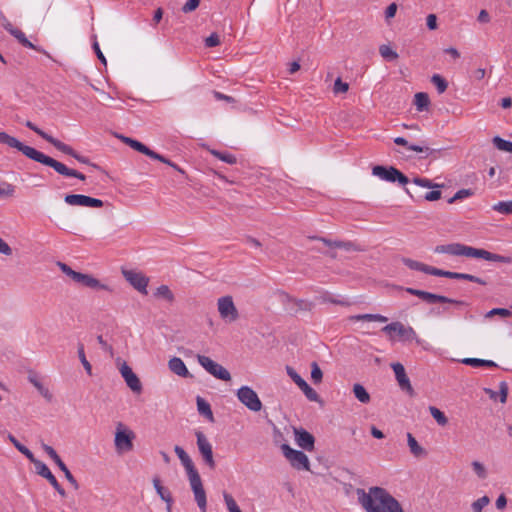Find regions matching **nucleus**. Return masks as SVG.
Segmentation results:
<instances>
[{"mask_svg": "<svg viewBox=\"0 0 512 512\" xmlns=\"http://www.w3.org/2000/svg\"><path fill=\"white\" fill-rule=\"evenodd\" d=\"M310 240H318L324 243L328 247L332 248H340L344 249L346 251H364V248L361 247L359 244L353 242V241H340V240H330L325 237H318V236H309Z\"/></svg>", "mask_w": 512, "mask_h": 512, "instance_id": "16", "label": "nucleus"}, {"mask_svg": "<svg viewBox=\"0 0 512 512\" xmlns=\"http://www.w3.org/2000/svg\"><path fill=\"white\" fill-rule=\"evenodd\" d=\"M490 503L488 496H482L474 501L471 505L473 512H482V509Z\"/></svg>", "mask_w": 512, "mask_h": 512, "instance_id": "50", "label": "nucleus"}, {"mask_svg": "<svg viewBox=\"0 0 512 512\" xmlns=\"http://www.w3.org/2000/svg\"><path fill=\"white\" fill-rule=\"evenodd\" d=\"M0 143L7 145L10 148L17 149L23 155L26 154L27 149L29 148L28 145L23 144L17 138L10 136L9 134L3 131H0Z\"/></svg>", "mask_w": 512, "mask_h": 512, "instance_id": "27", "label": "nucleus"}, {"mask_svg": "<svg viewBox=\"0 0 512 512\" xmlns=\"http://www.w3.org/2000/svg\"><path fill=\"white\" fill-rule=\"evenodd\" d=\"M135 434L122 422L117 423L115 432V449L118 454L129 452L133 449Z\"/></svg>", "mask_w": 512, "mask_h": 512, "instance_id": "4", "label": "nucleus"}, {"mask_svg": "<svg viewBox=\"0 0 512 512\" xmlns=\"http://www.w3.org/2000/svg\"><path fill=\"white\" fill-rule=\"evenodd\" d=\"M25 156L33 161L53 168L60 175L66 177H74L82 181L86 179V176L83 173L75 169L68 168L65 164L45 155L44 153L36 150L33 147L29 146Z\"/></svg>", "mask_w": 512, "mask_h": 512, "instance_id": "3", "label": "nucleus"}, {"mask_svg": "<svg viewBox=\"0 0 512 512\" xmlns=\"http://www.w3.org/2000/svg\"><path fill=\"white\" fill-rule=\"evenodd\" d=\"M357 494L359 503L367 512H403L398 500L384 488L371 487L368 493L358 489Z\"/></svg>", "mask_w": 512, "mask_h": 512, "instance_id": "1", "label": "nucleus"}, {"mask_svg": "<svg viewBox=\"0 0 512 512\" xmlns=\"http://www.w3.org/2000/svg\"><path fill=\"white\" fill-rule=\"evenodd\" d=\"M238 400L249 410L258 412L262 408V403L257 393L249 386H242L237 391Z\"/></svg>", "mask_w": 512, "mask_h": 512, "instance_id": "9", "label": "nucleus"}, {"mask_svg": "<svg viewBox=\"0 0 512 512\" xmlns=\"http://www.w3.org/2000/svg\"><path fill=\"white\" fill-rule=\"evenodd\" d=\"M217 306L222 319L230 322L238 319L239 313L231 296H223L219 298Z\"/></svg>", "mask_w": 512, "mask_h": 512, "instance_id": "11", "label": "nucleus"}, {"mask_svg": "<svg viewBox=\"0 0 512 512\" xmlns=\"http://www.w3.org/2000/svg\"><path fill=\"white\" fill-rule=\"evenodd\" d=\"M493 210L505 215L512 214V200L498 202L493 206Z\"/></svg>", "mask_w": 512, "mask_h": 512, "instance_id": "47", "label": "nucleus"}, {"mask_svg": "<svg viewBox=\"0 0 512 512\" xmlns=\"http://www.w3.org/2000/svg\"><path fill=\"white\" fill-rule=\"evenodd\" d=\"M34 467H35L36 473L38 475L42 476L43 478H45L51 485L53 483H56V481H57L56 477L52 474V472L50 471V469L44 462H42V461L36 462V465Z\"/></svg>", "mask_w": 512, "mask_h": 512, "instance_id": "34", "label": "nucleus"}, {"mask_svg": "<svg viewBox=\"0 0 512 512\" xmlns=\"http://www.w3.org/2000/svg\"><path fill=\"white\" fill-rule=\"evenodd\" d=\"M429 411H430L431 416L436 420V422L439 425L445 426L448 423V418L438 408H436L434 406H430Z\"/></svg>", "mask_w": 512, "mask_h": 512, "instance_id": "45", "label": "nucleus"}, {"mask_svg": "<svg viewBox=\"0 0 512 512\" xmlns=\"http://www.w3.org/2000/svg\"><path fill=\"white\" fill-rule=\"evenodd\" d=\"M120 373H121L122 377L124 378L127 386L134 393H141L142 385H141L140 379L126 363L122 364V366L120 368Z\"/></svg>", "mask_w": 512, "mask_h": 512, "instance_id": "19", "label": "nucleus"}, {"mask_svg": "<svg viewBox=\"0 0 512 512\" xmlns=\"http://www.w3.org/2000/svg\"><path fill=\"white\" fill-rule=\"evenodd\" d=\"M471 466H472V469L475 472V474L480 479H485L487 477V470H486L485 466L481 462L473 461L471 463Z\"/></svg>", "mask_w": 512, "mask_h": 512, "instance_id": "53", "label": "nucleus"}, {"mask_svg": "<svg viewBox=\"0 0 512 512\" xmlns=\"http://www.w3.org/2000/svg\"><path fill=\"white\" fill-rule=\"evenodd\" d=\"M174 452L176 453V455L180 459L182 465L184 466L187 476H188V479L190 477L199 475L197 469L194 466L192 459L190 458V456L185 452V450L182 447L176 445L174 447Z\"/></svg>", "mask_w": 512, "mask_h": 512, "instance_id": "22", "label": "nucleus"}, {"mask_svg": "<svg viewBox=\"0 0 512 512\" xmlns=\"http://www.w3.org/2000/svg\"><path fill=\"white\" fill-rule=\"evenodd\" d=\"M501 316L503 318H508L512 315V312L506 308H493L488 311L485 315L486 318H491L493 316Z\"/></svg>", "mask_w": 512, "mask_h": 512, "instance_id": "49", "label": "nucleus"}, {"mask_svg": "<svg viewBox=\"0 0 512 512\" xmlns=\"http://www.w3.org/2000/svg\"><path fill=\"white\" fill-rule=\"evenodd\" d=\"M12 36H14L18 41L19 43H21L24 47L26 48H29V49H33V50H36L40 53H43L44 55H46L48 58L52 59L51 55L46 51L44 50L43 48L39 47V46H36L34 45L32 42H30L27 37L25 36V34L20 30V29H15L12 33H11Z\"/></svg>", "mask_w": 512, "mask_h": 512, "instance_id": "30", "label": "nucleus"}, {"mask_svg": "<svg viewBox=\"0 0 512 512\" xmlns=\"http://www.w3.org/2000/svg\"><path fill=\"white\" fill-rule=\"evenodd\" d=\"M402 262L404 263L405 266H407L408 268H410L412 270L421 271V272H424L426 274L433 275V276H437V274H438L439 268L429 266L422 262H419V261H416V260H413L410 258H403Z\"/></svg>", "mask_w": 512, "mask_h": 512, "instance_id": "26", "label": "nucleus"}, {"mask_svg": "<svg viewBox=\"0 0 512 512\" xmlns=\"http://www.w3.org/2000/svg\"><path fill=\"white\" fill-rule=\"evenodd\" d=\"M58 266L64 274H66L75 282L79 272L74 271L70 266L62 262H58Z\"/></svg>", "mask_w": 512, "mask_h": 512, "instance_id": "59", "label": "nucleus"}, {"mask_svg": "<svg viewBox=\"0 0 512 512\" xmlns=\"http://www.w3.org/2000/svg\"><path fill=\"white\" fill-rule=\"evenodd\" d=\"M153 486L161 500H163L166 503L167 512H171L173 497L169 489L162 486L160 479L157 477L153 479Z\"/></svg>", "mask_w": 512, "mask_h": 512, "instance_id": "25", "label": "nucleus"}, {"mask_svg": "<svg viewBox=\"0 0 512 512\" xmlns=\"http://www.w3.org/2000/svg\"><path fill=\"white\" fill-rule=\"evenodd\" d=\"M372 174L387 182H398L400 185L409 183L408 177L393 166L376 165L372 168Z\"/></svg>", "mask_w": 512, "mask_h": 512, "instance_id": "5", "label": "nucleus"}, {"mask_svg": "<svg viewBox=\"0 0 512 512\" xmlns=\"http://www.w3.org/2000/svg\"><path fill=\"white\" fill-rule=\"evenodd\" d=\"M431 82L436 86V89L439 94L444 93L448 88L447 80L439 74H434L431 77Z\"/></svg>", "mask_w": 512, "mask_h": 512, "instance_id": "43", "label": "nucleus"}, {"mask_svg": "<svg viewBox=\"0 0 512 512\" xmlns=\"http://www.w3.org/2000/svg\"><path fill=\"white\" fill-rule=\"evenodd\" d=\"M54 147L61 151L62 153L66 154V155H69L71 157H73L74 159H76L77 161H79L80 163H83V164H88V165H91L92 167L94 168H97L99 169V166L97 164H92L90 163V160L89 158L85 157V156H82L80 155L78 152H76L71 146L61 142L60 140H58L56 143H54Z\"/></svg>", "mask_w": 512, "mask_h": 512, "instance_id": "23", "label": "nucleus"}, {"mask_svg": "<svg viewBox=\"0 0 512 512\" xmlns=\"http://www.w3.org/2000/svg\"><path fill=\"white\" fill-rule=\"evenodd\" d=\"M353 393L355 397L360 401L361 403H369L370 402V395L365 389V387L361 384H354L353 386Z\"/></svg>", "mask_w": 512, "mask_h": 512, "instance_id": "40", "label": "nucleus"}, {"mask_svg": "<svg viewBox=\"0 0 512 512\" xmlns=\"http://www.w3.org/2000/svg\"><path fill=\"white\" fill-rule=\"evenodd\" d=\"M29 380L37 388V390L40 392V394L43 397H45L49 401L52 399V395L49 392V390L47 388H45L38 380H36L32 377H30Z\"/></svg>", "mask_w": 512, "mask_h": 512, "instance_id": "54", "label": "nucleus"}, {"mask_svg": "<svg viewBox=\"0 0 512 512\" xmlns=\"http://www.w3.org/2000/svg\"><path fill=\"white\" fill-rule=\"evenodd\" d=\"M492 143L498 150L512 153V142L507 141L500 136H495L492 139Z\"/></svg>", "mask_w": 512, "mask_h": 512, "instance_id": "41", "label": "nucleus"}, {"mask_svg": "<svg viewBox=\"0 0 512 512\" xmlns=\"http://www.w3.org/2000/svg\"><path fill=\"white\" fill-rule=\"evenodd\" d=\"M379 53L384 59L388 61H394L399 57L397 52L392 50L388 45H381L379 47Z\"/></svg>", "mask_w": 512, "mask_h": 512, "instance_id": "46", "label": "nucleus"}, {"mask_svg": "<svg viewBox=\"0 0 512 512\" xmlns=\"http://www.w3.org/2000/svg\"><path fill=\"white\" fill-rule=\"evenodd\" d=\"M408 150H411L414 152H419V153H424V155L421 156L420 159H425L428 157L436 158L437 154L441 151L440 149H434V148H430L428 146L416 145V144H410V146H408Z\"/></svg>", "mask_w": 512, "mask_h": 512, "instance_id": "33", "label": "nucleus"}, {"mask_svg": "<svg viewBox=\"0 0 512 512\" xmlns=\"http://www.w3.org/2000/svg\"><path fill=\"white\" fill-rule=\"evenodd\" d=\"M75 282L81 284L82 286L89 287L92 289L109 290L107 285L101 284L99 280H97L96 278L89 274L79 272Z\"/></svg>", "mask_w": 512, "mask_h": 512, "instance_id": "28", "label": "nucleus"}, {"mask_svg": "<svg viewBox=\"0 0 512 512\" xmlns=\"http://www.w3.org/2000/svg\"><path fill=\"white\" fill-rule=\"evenodd\" d=\"M201 0H188L182 7V12L184 13H190L195 11L200 4Z\"/></svg>", "mask_w": 512, "mask_h": 512, "instance_id": "60", "label": "nucleus"}, {"mask_svg": "<svg viewBox=\"0 0 512 512\" xmlns=\"http://www.w3.org/2000/svg\"><path fill=\"white\" fill-rule=\"evenodd\" d=\"M220 44V38L217 33H212L205 39V45L209 48L216 47Z\"/></svg>", "mask_w": 512, "mask_h": 512, "instance_id": "61", "label": "nucleus"}, {"mask_svg": "<svg viewBox=\"0 0 512 512\" xmlns=\"http://www.w3.org/2000/svg\"><path fill=\"white\" fill-rule=\"evenodd\" d=\"M132 149L150 157V158H159L158 157V153H156L155 151L151 150L149 147H147L146 145H144L143 143L137 141V140H134L133 142H131V146H130Z\"/></svg>", "mask_w": 512, "mask_h": 512, "instance_id": "39", "label": "nucleus"}, {"mask_svg": "<svg viewBox=\"0 0 512 512\" xmlns=\"http://www.w3.org/2000/svg\"><path fill=\"white\" fill-rule=\"evenodd\" d=\"M437 276L445 277V278H449V279L467 280V281L474 282V283H477L480 285H487V282L484 279L474 276V275H471V274H467V273L451 272V271L438 269Z\"/></svg>", "mask_w": 512, "mask_h": 512, "instance_id": "21", "label": "nucleus"}, {"mask_svg": "<svg viewBox=\"0 0 512 512\" xmlns=\"http://www.w3.org/2000/svg\"><path fill=\"white\" fill-rule=\"evenodd\" d=\"M169 369L176 375L181 377H192L189 373L185 363L179 357H173L168 362Z\"/></svg>", "mask_w": 512, "mask_h": 512, "instance_id": "29", "label": "nucleus"}, {"mask_svg": "<svg viewBox=\"0 0 512 512\" xmlns=\"http://www.w3.org/2000/svg\"><path fill=\"white\" fill-rule=\"evenodd\" d=\"M405 291L411 295L419 297L420 299H422L423 301H425L426 303H429V304L449 303V304H453L456 306L467 305V303L465 301L449 298V297H446L443 295L434 294V293L427 292V291L420 290V289L407 287V288H405Z\"/></svg>", "mask_w": 512, "mask_h": 512, "instance_id": "6", "label": "nucleus"}, {"mask_svg": "<svg viewBox=\"0 0 512 512\" xmlns=\"http://www.w3.org/2000/svg\"><path fill=\"white\" fill-rule=\"evenodd\" d=\"M64 201L66 204L71 206L101 208L104 205V202L101 199L93 198L83 194H67L64 197Z\"/></svg>", "mask_w": 512, "mask_h": 512, "instance_id": "12", "label": "nucleus"}, {"mask_svg": "<svg viewBox=\"0 0 512 512\" xmlns=\"http://www.w3.org/2000/svg\"><path fill=\"white\" fill-rule=\"evenodd\" d=\"M223 497H224V501H225V504H226L229 512H242L240 510V508L238 507L236 501L230 494L225 492L223 494Z\"/></svg>", "mask_w": 512, "mask_h": 512, "instance_id": "51", "label": "nucleus"}, {"mask_svg": "<svg viewBox=\"0 0 512 512\" xmlns=\"http://www.w3.org/2000/svg\"><path fill=\"white\" fill-rule=\"evenodd\" d=\"M286 372L294 383L303 391L308 400H319L318 393L307 384V382L294 370V368L286 366Z\"/></svg>", "mask_w": 512, "mask_h": 512, "instance_id": "14", "label": "nucleus"}, {"mask_svg": "<svg viewBox=\"0 0 512 512\" xmlns=\"http://www.w3.org/2000/svg\"><path fill=\"white\" fill-rule=\"evenodd\" d=\"M25 126L29 128L30 130L34 131L36 134H38L42 139L46 140L48 143L54 146V143L58 141V139L54 138L53 136L49 135L39 127H37L33 122L27 120L25 122Z\"/></svg>", "mask_w": 512, "mask_h": 512, "instance_id": "37", "label": "nucleus"}, {"mask_svg": "<svg viewBox=\"0 0 512 512\" xmlns=\"http://www.w3.org/2000/svg\"><path fill=\"white\" fill-rule=\"evenodd\" d=\"M154 295L156 297L164 298L168 302L172 303L174 301V294L170 290V288L167 285H161L159 286Z\"/></svg>", "mask_w": 512, "mask_h": 512, "instance_id": "42", "label": "nucleus"}, {"mask_svg": "<svg viewBox=\"0 0 512 512\" xmlns=\"http://www.w3.org/2000/svg\"><path fill=\"white\" fill-rule=\"evenodd\" d=\"M353 321H376V322H387L388 318L380 314H359L350 317Z\"/></svg>", "mask_w": 512, "mask_h": 512, "instance_id": "38", "label": "nucleus"}, {"mask_svg": "<svg viewBox=\"0 0 512 512\" xmlns=\"http://www.w3.org/2000/svg\"><path fill=\"white\" fill-rule=\"evenodd\" d=\"M436 253L449 254L453 256H465L471 258H480L486 261L499 262V263H509L510 259L508 257L491 253L485 249L475 248L472 246H467L461 243H451L445 245H438L435 248Z\"/></svg>", "mask_w": 512, "mask_h": 512, "instance_id": "2", "label": "nucleus"}, {"mask_svg": "<svg viewBox=\"0 0 512 512\" xmlns=\"http://www.w3.org/2000/svg\"><path fill=\"white\" fill-rule=\"evenodd\" d=\"M391 368L395 373L399 387L403 391L407 392L410 396H414L415 392L406 374L404 366L401 363L396 362L391 364Z\"/></svg>", "mask_w": 512, "mask_h": 512, "instance_id": "17", "label": "nucleus"}, {"mask_svg": "<svg viewBox=\"0 0 512 512\" xmlns=\"http://www.w3.org/2000/svg\"><path fill=\"white\" fill-rule=\"evenodd\" d=\"M195 435L197 438V446H198L199 452L202 455L205 464L210 469H215L216 463H215V460L213 457L212 445L210 444V442L208 441L206 436L203 434V432L196 431Z\"/></svg>", "mask_w": 512, "mask_h": 512, "instance_id": "10", "label": "nucleus"}, {"mask_svg": "<svg viewBox=\"0 0 512 512\" xmlns=\"http://www.w3.org/2000/svg\"><path fill=\"white\" fill-rule=\"evenodd\" d=\"M382 331L392 337V333H396L400 338L410 340L415 336L412 327H405L401 322H392L382 328Z\"/></svg>", "mask_w": 512, "mask_h": 512, "instance_id": "18", "label": "nucleus"}, {"mask_svg": "<svg viewBox=\"0 0 512 512\" xmlns=\"http://www.w3.org/2000/svg\"><path fill=\"white\" fill-rule=\"evenodd\" d=\"M15 192V187L10 183H3L0 185V197H12Z\"/></svg>", "mask_w": 512, "mask_h": 512, "instance_id": "57", "label": "nucleus"}, {"mask_svg": "<svg viewBox=\"0 0 512 512\" xmlns=\"http://www.w3.org/2000/svg\"><path fill=\"white\" fill-rule=\"evenodd\" d=\"M195 501L201 512H207V498L200 475L189 478Z\"/></svg>", "mask_w": 512, "mask_h": 512, "instance_id": "13", "label": "nucleus"}, {"mask_svg": "<svg viewBox=\"0 0 512 512\" xmlns=\"http://www.w3.org/2000/svg\"><path fill=\"white\" fill-rule=\"evenodd\" d=\"M282 296L284 302H287L292 305V307L289 308V310L293 314H297L299 311H310L313 307V304L307 300L295 299L284 292H282Z\"/></svg>", "mask_w": 512, "mask_h": 512, "instance_id": "24", "label": "nucleus"}, {"mask_svg": "<svg viewBox=\"0 0 512 512\" xmlns=\"http://www.w3.org/2000/svg\"><path fill=\"white\" fill-rule=\"evenodd\" d=\"M473 195V191L471 189H461L459 191H457L453 197H451L449 200H448V203L452 204L454 203L455 201L457 200H461V199H464V198H467V197H470Z\"/></svg>", "mask_w": 512, "mask_h": 512, "instance_id": "55", "label": "nucleus"}, {"mask_svg": "<svg viewBox=\"0 0 512 512\" xmlns=\"http://www.w3.org/2000/svg\"><path fill=\"white\" fill-rule=\"evenodd\" d=\"M281 450L284 456L289 460L293 468L297 470H310V462L307 455L300 451L291 448L288 444H283Z\"/></svg>", "mask_w": 512, "mask_h": 512, "instance_id": "7", "label": "nucleus"}, {"mask_svg": "<svg viewBox=\"0 0 512 512\" xmlns=\"http://www.w3.org/2000/svg\"><path fill=\"white\" fill-rule=\"evenodd\" d=\"M198 363L211 375H213L215 378L223 380V381H229L231 379V375L229 371L224 368L222 365L216 363L208 356L204 355H197Z\"/></svg>", "mask_w": 512, "mask_h": 512, "instance_id": "8", "label": "nucleus"}, {"mask_svg": "<svg viewBox=\"0 0 512 512\" xmlns=\"http://www.w3.org/2000/svg\"><path fill=\"white\" fill-rule=\"evenodd\" d=\"M0 254L5 256H11L13 254L12 248L2 238H0Z\"/></svg>", "mask_w": 512, "mask_h": 512, "instance_id": "63", "label": "nucleus"}, {"mask_svg": "<svg viewBox=\"0 0 512 512\" xmlns=\"http://www.w3.org/2000/svg\"><path fill=\"white\" fill-rule=\"evenodd\" d=\"M441 195H442L441 191L433 190V191L427 192L425 194L424 199L427 200V201H436V200H439L441 198Z\"/></svg>", "mask_w": 512, "mask_h": 512, "instance_id": "64", "label": "nucleus"}, {"mask_svg": "<svg viewBox=\"0 0 512 512\" xmlns=\"http://www.w3.org/2000/svg\"><path fill=\"white\" fill-rule=\"evenodd\" d=\"M210 153L215 156L216 158L220 159L223 162H226L228 164H235L237 162L236 157L228 152H221L218 150H211Z\"/></svg>", "mask_w": 512, "mask_h": 512, "instance_id": "44", "label": "nucleus"}, {"mask_svg": "<svg viewBox=\"0 0 512 512\" xmlns=\"http://www.w3.org/2000/svg\"><path fill=\"white\" fill-rule=\"evenodd\" d=\"M407 444L413 456L417 458L427 456V451L417 442L411 433H407Z\"/></svg>", "mask_w": 512, "mask_h": 512, "instance_id": "31", "label": "nucleus"}, {"mask_svg": "<svg viewBox=\"0 0 512 512\" xmlns=\"http://www.w3.org/2000/svg\"><path fill=\"white\" fill-rule=\"evenodd\" d=\"M122 274L126 281H128L136 290L146 295L149 278L140 272L133 270H123Z\"/></svg>", "mask_w": 512, "mask_h": 512, "instance_id": "15", "label": "nucleus"}, {"mask_svg": "<svg viewBox=\"0 0 512 512\" xmlns=\"http://www.w3.org/2000/svg\"><path fill=\"white\" fill-rule=\"evenodd\" d=\"M78 357L86 370V372L91 375L92 374V366L89 363V361L86 358L85 352H84V345L82 343L78 344Z\"/></svg>", "mask_w": 512, "mask_h": 512, "instance_id": "48", "label": "nucleus"}, {"mask_svg": "<svg viewBox=\"0 0 512 512\" xmlns=\"http://www.w3.org/2000/svg\"><path fill=\"white\" fill-rule=\"evenodd\" d=\"M413 183L424 188H438L439 184L433 183L431 180L427 178L415 177L413 178Z\"/></svg>", "mask_w": 512, "mask_h": 512, "instance_id": "56", "label": "nucleus"}, {"mask_svg": "<svg viewBox=\"0 0 512 512\" xmlns=\"http://www.w3.org/2000/svg\"><path fill=\"white\" fill-rule=\"evenodd\" d=\"M499 388H500V392H499L500 402L505 403L507 401V396H508V385L506 382L502 381L499 384Z\"/></svg>", "mask_w": 512, "mask_h": 512, "instance_id": "62", "label": "nucleus"}, {"mask_svg": "<svg viewBox=\"0 0 512 512\" xmlns=\"http://www.w3.org/2000/svg\"><path fill=\"white\" fill-rule=\"evenodd\" d=\"M414 104L416 109L420 112L428 110L430 99L427 93L418 92L414 96Z\"/></svg>", "mask_w": 512, "mask_h": 512, "instance_id": "36", "label": "nucleus"}, {"mask_svg": "<svg viewBox=\"0 0 512 512\" xmlns=\"http://www.w3.org/2000/svg\"><path fill=\"white\" fill-rule=\"evenodd\" d=\"M196 402L198 412L202 416L206 417L210 422H214V416L210 404L200 396H197Z\"/></svg>", "mask_w": 512, "mask_h": 512, "instance_id": "32", "label": "nucleus"}, {"mask_svg": "<svg viewBox=\"0 0 512 512\" xmlns=\"http://www.w3.org/2000/svg\"><path fill=\"white\" fill-rule=\"evenodd\" d=\"M349 89V85L348 83L346 82H343L341 80V78H337L334 82V86H333V92L335 94H338V93H345L347 92Z\"/></svg>", "mask_w": 512, "mask_h": 512, "instance_id": "58", "label": "nucleus"}, {"mask_svg": "<svg viewBox=\"0 0 512 512\" xmlns=\"http://www.w3.org/2000/svg\"><path fill=\"white\" fill-rule=\"evenodd\" d=\"M311 378L315 384L321 383L323 378V373L316 362L311 364Z\"/></svg>", "mask_w": 512, "mask_h": 512, "instance_id": "52", "label": "nucleus"}, {"mask_svg": "<svg viewBox=\"0 0 512 512\" xmlns=\"http://www.w3.org/2000/svg\"><path fill=\"white\" fill-rule=\"evenodd\" d=\"M461 362L465 365L472 366V367H489V368H495L498 367V365L492 361V360H485V359H479V358H464L461 360Z\"/></svg>", "mask_w": 512, "mask_h": 512, "instance_id": "35", "label": "nucleus"}, {"mask_svg": "<svg viewBox=\"0 0 512 512\" xmlns=\"http://www.w3.org/2000/svg\"><path fill=\"white\" fill-rule=\"evenodd\" d=\"M295 441L299 447L306 451H313L315 438L303 428H294Z\"/></svg>", "mask_w": 512, "mask_h": 512, "instance_id": "20", "label": "nucleus"}]
</instances>
